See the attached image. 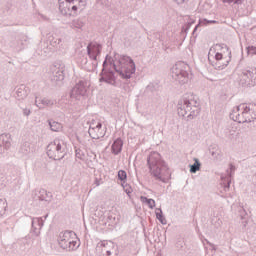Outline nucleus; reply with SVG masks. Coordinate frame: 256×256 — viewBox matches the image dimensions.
<instances>
[{
  "instance_id": "412c9836",
  "label": "nucleus",
  "mask_w": 256,
  "mask_h": 256,
  "mask_svg": "<svg viewBox=\"0 0 256 256\" xmlns=\"http://www.w3.org/2000/svg\"><path fill=\"white\" fill-rule=\"evenodd\" d=\"M59 11L62 15H69L71 13V1L65 0V2H61L59 5Z\"/></svg>"
},
{
  "instance_id": "c03bdc74",
  "label": "nucleus",
  "mask_w": 256,
  "mask_h": 256,
  "mask_svg": "<svg viewBox=\"0 0 256 256\" xmlns=\"http://www.w3.org/2000/svg\"><path fill=\"white\" fill-rule=\"evenodd\" d=\"M224 3H234V5H241L243 3V0H222Z\"/></svg>"
},
{
  "instance_id": "f704fd0d",
  "label": "nucleus",
  "mask_w": 256,
  "mask_h": 256,
  "mask_svg": "<svg viewBox=\"0 0 256 256\" xmlns=\"http://www.w3.org/2000/svg\"><path fill=\"white\" fill-rule=\"evenodd\" d=\"M121 186L123 187L128 197H131V193H133V187H131V185L128 184L127 182H122Z\"/></svg>"
},
{
  "instance_id": "4c0bfd02",
  "label": "nucleus",
  "mask_w": 256,
  "mask_h": 256,
  "mask_svg": "<svg viewBox=\"0 0 256 256\" xmlns=\"http://www.w3.org/2000/svg\"><path fill=\"white\" fill-rule=\"evenodd\" d=\"M160 213H156L157 219L162 223V225H167V219H165V216H163V211L159 209Z\"/></svg>"
},
{
  "instance_id": "ddd939ff",
  "label": "nucleus",
  "mask_w": 256,
  "mask_h": 256,
  "mask_svg": "<svg viewBox=\"0 0 256 256\" xmlns=\"http://www.w3.org/2000/svg\"><path fill=\"white\" fill-rule=\"evenodd\" d=\"M256 119V104H244V121L251 123Z\"/></svg>"
},
{
  "instance_id": "aec40b11",
  "label": "nucleus",
  "mask_w": 256,
  "mask_h": 256,
  "mask_svg": "<svg viewBox=\"0 0 256 256\" xmlns=\"http://www.w3.org/2000/svg\"><path fill=\"white\" fill-rule=\"evenodd\" d=\"M43 227V218H32V230L33 233L38 237Z\"/></svg>"
},
{
  "instance_id": "864d4df0",
  "label": "nucleus",
  "mask_w": 256,
  "mask_h": 256,
  "mask_svg": "<svg viewBox=\"0 0 256 256\" xmlns=\"http://www.w3.org/2000/svg\"><path fill=\"white\" fill-rule=\"evenodd\" d=\"M47 217H48V215H46V216L44 217V219H47Z\"/></svg>"
},
{
  "instance_id": "cd10ccee",
  "label": "nucleus",
  "mask_w": 256,
  "mask_h": 256,
  "mask_svg": "<svg viewBox=\"0 0 256 256\" xmlns=\"http://www.w3.org/2000/svg\"><path fill=\"white\" fill-rule=\"evenodd\" d=\"M51 131L59 132L63 130V124L55 121H49Z\"/></svg>"
},
{
  "instance_id": "e433bc0d",
  "label": "nucleus",
  "mask_w": 256,
  "mask_h": 256,
  "mask_svg": "<svg viewBox=\"0 0 256 256\" xmlns=\"http://www.w3.org/2000/svg\"><path fill=\"white\" fill-rule=\"evenodd\" d=\"M213 23H217V21L215 20H207V19H203L199 21V24L194 28V31H197V27L203 26V25H211Z\"/></svg>"
},
{
  "instance_id": "bb28decb",
  "label": "nucleus",
  "mask_w": 256,
  "mask_h": 256,
  "mask_svg": "<svg viewBox=\"0 0 256 256\" xmlns=\"http://www.w3.org/2000/svg\"><path fill=\"white\" fill-rule=\"evenodd\" d=\"M70 27L72 29H83V27H85V22H83L81 18H77L71 22Z\"/></svg>"
},
{
  "instance_id": "4468645a",
  "label": "nucleus",
  "mask_w": 256,
  "mask_h": 256,
  "mask_svg": "<svg viewBox=\"0 0 256 256\" xmlns=\"http://www.w3.org/2000/svg\"><path fill=\"white\" fill-rule=\"evenodd\" d=\"M233 173H235V166L230 164V168L226 171V175H222V186L224 191H229V187H231V178L233 177Z\"/></svg>"
},
{
  "instance_id": "f8f14e48",
  "label": "nucleus",
  "mask_w": 256,
  "mask_h": 256,
  "mask_svg": "<svg viewBox=\"0 0 256 256\" xmlns=\"http://www.w3.org/2000/svg\"><path fill=\"white\" fill-rule=\"evenodd\" d=\"M230 119L236 121L237 123H245V104H240L233 108L230 113Z\"/></svg>"
},
{
  "instance_id": "6ab92c4d",
  "label": "nucleus",
  "mask_w": 256,
  "mask_h": 256,
  "mask_svg": "<svg viewBox=\"0 0 256 256\" xmlns=\"http://www.w3.org/2000/svg\"><path fill=\"white\" fill-rule=\"evenodd\" d=\"M10 47L14 49V51H23V49H25V39L21 37L14 38L10 42Z\"/></svg>"
},
{
  "instance_id": "5701e85b",
  "label": "nucleus",
  "mask_w": 256,
  "mask_h": 256,
  "mask_svg": "<svg viewBox=\"0 0 256 256\" xmlns=\"http://www.w3.org/2000/svg\"><path fill=\"white\" fill-rule=\"evenodd\" d=\"M122 149H123V140H121V138H118L112 144V153H114V155H119Z\"/></svg>"
},
{
  "instance_id": "dca6fc26",
  "label": "nucleus",
  "mask_w": 256,
  "mask_h": 256,
  "mask_svg": "<svg viewBox=\"0 0 256 256\" xmlns=\"http://www.w3.org/2000/svg\"><path fill=\"white\" fill-rule=\"evenodd\" d=\"M29 92H30L29 87H27L24 84H21L15 88L14 97L18 101H23L24 99H27V95H29Z\"/></svg>"
},
{
  "instance_id": "7c9ffc66",
  "label": "nucleus",
  "mask_w": 256,
  "mask_h": 256,
  "mask_svg": "<svg viewBox=\"0 0 256 256\" xmlns=\"http://www.w3.org/2000/svg\"><path fill=\"white\" fill-rule=\"evenodd\" d=\"M201 169V162L199 159L194 158V164L190 165V173H195L196 171H200Z\"/></svg>"
},
{
  "instance_id": "9b49d317",
  "label": "nucleus",
  "mask_w": 256,
  "mask_h": 256,
  "mask_svg": "<svg viewBox=\"0 0 256 256\" xmlns=\"http://www.w3.org/2000/svg\"><path fill=\"white\" fill-rule=\"evenodd\" d=\"M225 49L227 51V56L219 52L215 54L216 63L214 67L218 71H223V69H225V67H227V65H229V62L231 61V50H229V47L227 46H225Z\"/></svg>"
},
{
  "instance_id": "6e6552de",
  "label": "nucleus",
  "mask_w": 256,
  "mask_h": 256,
  "mask_svg": "<svg viewBox=\"0 0 256 256\" xmlns=\"http://www.w3.org/2000/svg\"><path fill=\"white\" fill-rule=\"evenodd\" d=\"M65 65L56 63L50 67L49 78L53 85L61 87L63 79H65Z\"/></svg>"
},
{
  "instance_id": "de8ad7c7",
  "label": "nucleus",
  "mask_w": 256,
  "mask_h": 256,
  "mask_svg": "<svg viewBox=\"0 0 256 256\" xmlns=\"http://www.w3.org/2000/svg\"><path fill=\"white\" fill-rule=\"evenodd\" d=\"M22 113H23L24 117H29V115H31V109L24 108V109H22Z\"/></svg>"
},
{
  "instance_id": "1a4fd4ad",
  "label": "nucleus",
  "mask_w": 256,
  "mask_h": 256,
  "mask_svg": "<svg viewBox=\"0 0 256 256\" xmlns=\"http://www.w3.org/2000/svg\"><path fill=\"white\" fill-rule=\"evenodd\" d=\"M90 85L91 83L89 82V80H86V79L79 80L70 93L71 99H76V101H81L83 97L87 95V89H89Z\"/></svg>"
},
{
  "instance_id": "0eeeda50",
  "label": "nucleus",
  "mask_w": 256,
  "mask_h": 256,
  "mask_svg": "<svg viewBox=\"0 0 256 256\" xmlns=\"http://www.w3.org/2000/svg\"><path fill=\"white\" fill-rule=\"evenodd\" d=\"M189 66L183 62L177 63L172 67L171 75L174 81H178L181 85L189 82Z\"/></svg>"
},
{
  "instance_id": "c756f323",
  "label": "nucleus",
  "mask_w": 256,
  "mask_h": 256,
  "mask_svg": "<svg viewBox=\"0 0 256 256\" xmlns=\"http://www.w3.org/2000/svg\"><path fill=\"white\" fill-rule=\"evenodd\" d=\"M141 203H145L150 209H153L155 207V200L149 199L145 196L140 197Z\"/></svg>"
},
{
  "instance_id": "ea45409f",
  "label": "nucleus",
  "mask_w": 256,
  "mask_h": 256,
  "mask_svg": "<svg viewBox=\"0 0 256 256\" xmlns=\"http://www.w3.org/2000/svg\"><path fill=\"white\" fill-rule=\"evenodd\" d=\"M118 179L122 181V183H125V181L127 180V172H125L124 170H120L118 172Z\"/></svg>"
},
{
  "instance_id": "49530a36",
  "label": "nucleus",
  "mask_w": 256,
  "mask_h": 256,
  "mask_svg": "<svg viewBox=\"0 0 256 256\" xmlns=\"http://www.w3.org/2000/svg\"><path fill=\"white\" fill-rule=\"evenodd\" d=\"M115 247L109 248L108 251H106V256H115Z\"/></svg>"
},
{
  "instance_id": "79ce46f5",
  "label": "nucleus",
  "mask_w": 256,
  "mask_h": 256,
  "mask_svg": "<svg viewBox=\"0 0 256 256\" xmlns=\"http://www.w3.org/2000/svg\"><path fill=\"white\" fill-rule=\"evenodd\" d=\"M5 207H7V203L5 202V200L0 199V215H3V213L5 212Z\"/></svg>"
},
{
  "instance_id": "f257e3e1",
  "label": "nucleus",
  "mask_w": 256,
  "mask_h": 256,
  "mask_svg": "<svg viewBox=\"0 0 256 256\" xmlns=\"http://www.w3.org/2000/svg\"><path fill=\"white\" fill-rule=\"evenodd\" d=\"M109 65H113L114 70L122 79H131L135 75L136 66L131 57L114 53L113 56H106L103 62V69L100 77V82L107 83L108 85H117L115 73L109 70Z\"/></svg>"
},
{
  "instance_id": "423d86ee",
  "label": "nucleus",
  "mask_w": 256,
  "mask_h": 256,
  "mask_svg": "<svg viewBox=\"0 0 256 256\" xmlns=\"http://www.w3.org/2000/svg\"><path fill=\"white\" fill-rule=\"evenodd\" d=\"M101 49V44L97 43H90L87 46V53L90 57V61H87L85 66V69H87V71H94L95 69H97V65L99 63L97 59L99 55H101Z\"/></svg>"
},
{
  "instance_id": "7ed1b4c3",
  "label": "nucleus",
  "mask_w": 256,
  "mask_h": 256,
  "mask_svg": "<svg viewBox=\"0 0 256 256\" xmlns=\"http://www.w3.org/2000/svg\"><path fill=\"white\" fill-rule=\"evenodd\" d=\"M199 102L195 97L188 96L178 102V115L179 117H188L193 119L199 115Z\"/></svg>"
},
{
  "instance_id": "473e14b6",
  "label": "nucleus",
  "mask_w": 256,
  "mask_h": 256,
  "mask_svg": "<svg viewBox=\"0 0 256 256\" xmlns=\"http://www.w3.org/2000/svg\"><path fill=\"white\" fill-rule=\"evenodd\" d=\"M210 155L211 157H213V159H215L216 161H219V159H221V150L217 148H212L210 149Z\"/></svg>"
},
{
  "instance_id": "72a5a7b5",
  "label": "nucleus",
  "mask_w": 256,
  "mask_h": 256,
  "mask_svg": "<svg viewBox=\"0 0 256 256\" xmlns=\"http://www.w3.org/2000/svg\"><path fill=\"white\" fill-rule=\"evenodd\" d=\"M38 199L40 201H47V199H49V193H47V190L40 189L38 192Z\"/></svg>"
},
{
  "instance_id": "3c124183",
  "label": "nucleus",
  "mask_w": 256,
  "mask_h": 256,
  "mask_svg": "<svg viewBox=\"0 0 256 256\" xmlns=\"http://www.w3.org/2000/svg\"><path fill=\"white\" fill-rule=\"evenodd\" d=\"M190 27H191V23H188L185 26H183L182 31H184V33H187V31H189Z\"/></svg>"
},
{
  "instance_id": "f3484780",
  "label": "nucleus",
  "mask_w": 256,
  "mask_h": 256,
  "mask_svg": "<svg viewBox=\"0 0 256 256\" xmlns=\"http://www.w3.org/2000/svg\"><path fill=\"white\" fill-rule=\"evenodd\" d=\"M115 247V244L111 241H101L96 246V253L98 255H105L109 249H113Z\"/></svg>"
},
{
  "instance_id": "20e7f679",
  "label": "nucleus",
  "mask_w": 256,
  "mask_h": 256,
  "mask_svg": "<svg viewBox=\"0 0 256 256\" xmlns=\"http://www.w3.org/2000/svg\"><path fill=\"white\" fill-rule=\"evenodd\" d=\"M46 151L50 159L61 161L67 155V142L63 139L56 138L48 144Z\"/></svg>"
},
{
  "instance_id": "a878e982",
  "label": "nucleus",
  "mask_w": 256,
  "mask_h": 256,
  "mask_svg": "<svg viewBox=\"0 0 256 256\" xmlns=\"http://www.w3.org/2000/svg\"><path fill=\"white\" fill-rule=\"evenodd\" d=\"M33 151V148H31V143L24 142L20 147V153L22 155H29Z\"/></svg>"
},
{
  "instance_id": "5fc2aeb1",
  "label": "nucleus",
  "mask_w": 256,
  "mask_h": 256,
  "mask_svg": "<svg viewBox=\"0 0 256 256\" xmlns=\"http://www.w3.org/2000/svg\"><path fill=\"white\" fill-rule=\"evenodd\" d=\"M43 19H47L46 17L42 16Z\"/></svg>"
},
{
  "instance_id": "603ef678",
  "label": "nucleus",
  "mask_w": 256,
  "mask_h": 256,
  "mask_svg": "<svg viewBox=\"0 0 256 256\" xmlns=\"http://www.w3.org/2000/svg\"><path fill=\"white\" fill-rule=\"evenodd\" d=\"M97 3H100L101 5H103V0H97Z\"/></svg>"
},
{
  "instance_id": "37998d69",
  "label": "nucleus",
  "mask_w": 256,
  "mask_h": 256,
  "mask_svg": "<svg viewBox=\"0 0 256 256\" xmlns=\"http://www.w3.org/2000/svg\"><path fill=\"white\" fill-rule=\"evenodd\" d=\"M101 127H103V125L101 124V122H92L90 124V129H101Z\"/></svg>"
},
{
  "instance_id": "4be33fe9",
  "label": "nucleus",
  "mask_w": 256,
  "mask_h": 256,
  "mask_svg": "<svg viewBox=\"0 0 256 256\" xmlns=\"http://www.w3.org/2000/svg\"><path fill=\"white\" fill-rule=\"evenodd\" d=\"M238 213L242 221L243 227H247V223H249V215L247 214V211H245V208H243V206H239Z\"/></svg>"
},
{
  "instance_id": "f03ea898",
  "label": "nucleus",
  "mask_w": 256,
  "mask_h": 256,
  "mask_svg": "<svg viewBox=\"0 0 256 256\" xmlns=\"http://www.w3.org/2000/svg\"><path fill=\"white\" fill-rule=\"evenodd\" d=\"M147 165L151 175L156 181L169 183V180L171 179V170H169V166H167L165 160L161 158V154L158 152H151L147 158Z\"/></svg>"
},
{
  "instance_id": "b1692460",
  "label": "nucleus",
  "mask_w": 256,
  "mask_h": 256,
  "mask_svg": "<svg viewBox=\"0 0 256 256\" xmlns=\"http://www.w3.org/2000/svg\"><path fill=\"white\" fill-rule=\"evenodd\" d=\"M75 153L76 159L87 163V150L85 148H76Z\"/></svg>"
},
{
  "instance_id": "8fccbe9b",
  "label": "nucleus",
  "mask_w": 256,
  "mask_h": 256,
  "mask_svg": "<svg viewBox=\"0 0 256 256\" xmlns=\"http://www.w3.org/2000/svg\"><path fill=\"white\" fill-rule=\"evenodd\" d=\"M189 0H173L177 5H183L184 3H188Z\"/></svg>"
},
{
  "instance_id": "c85d7f7f",
  "label": "nucleus",
  "mask_w": 256,
  "mask_h": 256,
  "mask_svg": "<svg viewBox=\"0 0 256 256\" xmlns=\"http://www.w3.org/2000/svg\"><path fill=\"white\" fill-rule=\"evenodd\" d=\"M70 3H74L79 9V11H83L87 6V0H68Z\"/></svg>"
},
{
  "instance_id": "09e8293b",
  "label": "nucleus",
  "mask_w": 256,
  "mask_h": 256,
  "mask_svg": "<svg viewBox=\"0 0 256 256\" xmlns=\"http://www.w3.org/2000/svg\"><path fill=\"white\" fill-rule=\"evenodd\" d=\"M248 53H249L250 55H256V47H254V46H249V47H248Z\"/></svg>"
},
{
  "instance_id": "39448f33",
  "label": "nucleus",
  "mask_w": 256,
  "mask_h": 256,
  "mask_svg": "<svg viewBox=\"0 0 256 256\" xmlns=\"http://www.w3.org/2000/svg\"><path fill=\"white\" fill-rule=\"evenodd\" d=\"M58 244L61 249L66 251H76V249H79V241H77V235L73 231L61 232L58 237Z\"/></svg>"
},
{
  "instance_id": "9d476101",
  "label": "nucleus",
  "mask_w": 256,
  "mask_h": 256,
  "mask_svg": "<svg viewBox=\"0 0 256 256\" xmlns=\"http://www.w3.org/2000/svg\"><path fill=\"white\" fill-rule=\"evenodd\" d=\"M240 83L245 87H255L256 68L245 69L242 71Z\"/></svg>"
},
{
  "instance_id": "c9c22d12",
  "label": "nucleus",
  "mask_w": 256,
  "mask_h": 256,
  "mask_svg": "<svg viewBox=\"0 0 256 256\" xmlns=\"http://www.w3.org/2000/svg\"><path fill=\"white\" fill-rule=\"evenodd\" d=\"M212 225L216 228L219 229L223 225V221H221V218L214 216L212 218Z\"/></svg>"
},
{
  "instance_id": "2eb2a0df",
  "label": "nucleus",
  "mask_w": 256,
  "mask_h": 256,
  "mask_svg": "<svg viewBox=\"0 0 256 256\" xmlns=\"http://www.w3.org/2000/svg\"><path fill=\"white\" fill-rule=\"evenodd\" d=\"M11 148V134L0 135V155H4Z\"/></svg>"
},
{
  "instance_id": "2f4dec72",
  "label": "nucleus",
  "mask_w": 256,
  "mask_h": 256,
  "mask_svg": "<svg viewBox=\"0 0 256 256\" xmlns=\"http://www.w3.org/2000/svg\"><path fill=\"white\" fill-rule=\"evenodd\" d=\"M236 133H237V126H235V125L230 126L226 131V135H227V137H229V139H233V137H235Z\"/></svg>"
},
{
  "instance_id": "393cba45",
  "label": "nucleus",
  "mask_w": 256,
  "mask_h": 256,
  "mask_svg": "<svg viewBox=\"0 0 256 256\" xmlns=\"http://www.w3.org/2000/svg\"><path fill=\"white\" fill-rule=\"evenodd\" d=\"M49 41H50V45L52 47H55L56 49H61V47H63V44L61 43L62 42L61 38L50 36Z\"/></svg>"
},
{
  "instance_id": "a18cd8bd",
  "label": "nucleus",
  "mask_w": 256,
  "mask_h": 256,
  "mask_svg": "<svg viewBox=\"0 0 256 256\" xmlns=\"http://www.w3.org/2000/svg\"><path fill=\"white\" fill-rule=\"evenodd\" d=\"M185 245V242L183 241V239H179L177 242H176V248L177 249H183Z\"/></svg>"
},
{
  "instance_id": "a211bd4d",
  "label": "nucleus",
  "mask_w": 256,
  "mask_h": 256,
  "mask_svg": "<svg viewBox=\"0 0 256 256\" xmlns=\"http://www.w3.org/2000/svg\"><path fill=\"white\" fill-rule=\"evenodd\" d=\"M55 100L47 99V98H39V95L35 94V105L39 109H43V107H53L55 105Z\"/></svg>"
},
{
  "instance_id": "6e6d98bb",
  "label": "nucleus",
  "mask_w": 256,
  "mask_h": 256,
  "mask_svg": "<svg viewBox=\"0 0 256 256\" xmlns=\"http://www.w3.org/2000/svg\"><path fill=\"white\" fill-rule=\"evenodd\" d=\"M92 156L95 158V154L92 153Z\"/></svg>"
},
{
  "instance_id": "58836bf2",
  "label": "nucleus",
  "mask_w": 256,
  "mask_h": 256,
  "mask_svg": "<svg viewBox=\"0 0 256 256\" xmlns=\"http://www.w3.org/2000/svg\"><path fill=\"white\" fill-rule=\"evenodd\" d=\"M77 11H79V6H77L73 2H70V13H69V15H77Z\"/></svg>"
},
{
  "instance_id": "a19ab883",
  "label": "nucleus",
  "mask_w": 256,
  "mask_h": 256,
  "mask_svg": "<svg viewBox=\"0 0 256 256\" xmlns=\"http://www.w3.org/2000/svg\"><path fill=\"white\" fill-rule=\"evenodd\" d=\"M94 185H96V187H99V185H103V178H101V175L95 174Z\"/></svg>"
}]
</instances>
